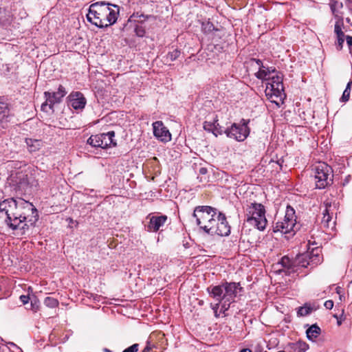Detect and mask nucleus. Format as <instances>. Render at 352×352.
<instances>
[{"mask_svg": "<svg viewBox=\"0 0 352 352\" xmlns=\"http://www.w3.org/2000/svg\"><path fill=\"white\" fill-rule=\"evenodd\" d=\"M0 217H5L8 228L24 235L35 226L38 213L32 203L20 197H12L0 201Z\"/></svg>", "mask_w": 352, "mask_h": 352, "instance_id": "1", "label": "nucleus"}, {"mask_svg": "<svg viewBox=\"0 0 352 352\" xmlns=\"http://www.w3.org/2000/svg\"><path fill=\"white\" fill-rule=\"evenodd\" d=\"M119 12L118 6L105 1H98L90 5L87 19L100 28H107L116 22Z\"/></svg>", "mask_w": 352, "mask_h": 352, "instance_id": "2", "label": "nucleus"}, {"mask_svg": "<svg viewBox=\"0 0 352 352\" xmlns=\"http://www.w3.org/2000/svg\"><path fill=\"white\" fill-rule=\"evenodd\" d=\"M321 261L319 256V250L317 248L313 250L311 252H305L296 255L294 258H290L288 256H284L276 264V266H280L276 270L277 272H285L287 275L297 273L300 267H307L309 265L314 267Z\"/></svg>", "mask_w": 352, "mask_h": 352, "instance_id": "3", "label": "nucleus"}, {"mask_svg": "<svg viewBox=\"0 0 352 352\" xmlns=\"http://www.w3.org/2000/svg\"><path fill=\"white\" fill-rule=\"evenodd\" d=\"M271 72H274L275 69L265 68V97L270 102L279 107L285 97L282 78L277 74L270 76Z\"/></svg>", "mask_w": 352, "mask_h": 352, "instance_id": "4", "label": "nucleus"}, {"mask_svg": "<svg viewBox=\"0 0 352 352\" xmlns=\"http://www.w3.org/2000/svg\"><path fill=\"white\" fill-rule=\"evenodd\" d=\"M243 287L239 283L226 282L219 285L210 286L207 288L210 296L221 303L223 300L234 301L238 292H241Z\"/></svg>", "mask_w": 352, "mask_h": 352, "instance_id": "5", "label": "nucleus"}, {"mask_svg": "<svg viewBox=\"0 0 352 352\" xmlns=\"http://www.w3.org/2000/svg\"><path fill=\"white\" fill-rule=\"evenodd\" d=\"M217 210L208 206H197L193 212V217L196 218L197 224L200 229L206 233H210L214 224V217L217 215Z\"/></svg>", "mask_w": 352, "mask_h": 352, "instance_id": "6", "label": "nucleus"}, {"mask_svg": "<svg viewBox=\"0 0 352 352\" xmlns=\"http://www.w3.org/2000/svg\"><path fill=\"white\" fill-rule=\"evenodd\" d=\"M299 229L296 224L295 211L291 206H287L285 215L283 221H278L273 228V232H280L285 234V238L289 239L294 235Z\"/></svg>", "mask_w": 352, "mask_h": 352, "instance_id": "7", "label": "nucleus"}, {"mask_svg": "<svg viewBox=\"0 0 352 352\" xmlns=\"http://www.w3.org/2000/svg\"><path fill=\"white\" fill-rule=\"evenodd\" d=\"M316 188L324 189L333 182L332 168L324 162H319L314 167Z\"/></svg>", "mask_w": 352, "mask_h": 352, "instance_id": "8", "label": "nucleus"}, {"mask_svg": "<svg viewBox=\"0 0 352 352\" xmlns=\"http://www.w3.org/2000/svg\"><path fill=\"white\" fill-rule=\"evenodd\" d=\"M246 221L258 230H264V206L261 204L252 203L246 210Z\"/></svg>", "mask_w": 352, "mask_h": 352, "instance_id": "9", "label": "nucleus"}, {"mask_svg": "<svg viewBox=\"0 0 352 352\" xmlns=\"http://www.w3.org/2000/svg\"><path fill=\"white\" fill-rule=\"evenodd\" d=\"M228 138H233L239 142L243 141L249 135V129L245 124L242 125L234 123L230 128L225 131Z\"/></svg>", "mask_w": 352, "mask_h": 352, "instance_id": "10", "label": "nucleus"}, {"mask_svg": "<svg viewBox=\"0 0 352 352\" xmlns=\"http://www.w3.org/2000/svg\"><path fill=\"white\" fill-rule=\"evenodd\" d=\"M219 221L217 227H212L209 234H217L221 236H228L230 234V226L226 215L221 212H219Z\"/></svg>", "mask_w": 352, "mask_h": 352, "instance_id": "11", "label": "nucleus"}, {"mask_svg": "<svg viewBox=\"0 0 352 352\" xmlns=\"http://www.w3.org/2000/svg\"><path fill=\"white\" fill-rule=\"evenodd\" d=\"M153 135L158 140L164 142H168L170 140V133L162 121H156L153 122Z\"/></svg>", "mask_w": 352, "mask_h": 352, "instance_id": "12", "label": "nucleus"}, {"mask_svg": "<svg viewBox=\"0 0 352 352\" xmlns=\"http://www.w3.org/2000/svg\"><path fill=\"white\" fill-rule=\"evenodd\" d=\"M67 92L65 89V87L60 85L58 88V91L50 93L49 91H45L44 93L45 98H47V101H49L50 106L49 109L53 111V106L56 103H59L61 101V99L66 95Z\"/></svg>", "mask_w": 352, "mask_h": 352, "instance_id": "13", "label": "nucleus"}, {"mask_svg": "<svg viewBox=\"0 0 352 352\" xmlns=\"http://www.w3.org/2000/svg\"><path fill=\"white\" fill-rule=\"evenodd\" d=\"M69 104L76 110H82L85 108L87 100L80 91H73L69 96Z\"/></svg>", "mask_w": 352, "mask_h": 352, "instance_id": "14", "label": "nucleus"}, {"mask_svg": "<svg viewBox=\"0 0 352 352\" xmlns=\"http://www.w3.org/2000/svg\"><path fill=\"white\" fill-rule=\"evenodd\" d=\"M217 116L212 115L211 119L208 118V120L204 122V130L212 132L216 137L219 135H221L223 130L221 129V126H219Z\"/></svg>", "mask_w": 352, "mask_h": 352, "instance_id": "15", "label": "nucleus"}, {"mask_svg": "<svg viewBox=\"0 0 352 352\" xmlns=\"http://www.w3.org/2000/svg\"><path fill=\"white\" fill-rule=\"evenodd\" d=\"M147 218H149V223L147 226V230L148 231L154 232H157L167 220L166 215L152 216L151 217L148 216Z\"/></svg>", "mask_w": 352, "mask_h": 352, "instance_id": "16", "label": "nucleus"}, {"mask_svg": "<svg viewBox=\"0 0 352 352\" xmlns=\"http://www.w3.org/2000/svg\"><path fill=\"white\" fill-rule=\"evenodd\" d=\"M15 183L19 190H25L28 186H36L30 181L28 175L23 172L16 173Z\"/></svg>", "mask_w": 352, "mask_h": 352, "instance_id": "17", "label": "nucleus"}, {"mask_svg": "<svg viewBox=\"0 0 352 352\" xmlns=\"http://www.w3.org/2000/svg\"><path fill=\"white\" fill-rule=\"evenodd\" d=\"M331 204L327 203L325 205V210L323 212V217L321 221L322 226L325 228H331L333 229L335 227V221H332V215L330 214V208Z\"/></svg>", "mask_w": 352, "mask_h": 352, "instance_id": "18", "label": "nucleus"}, {"mask_svg": "<svg viewBox=\"0 0 352 352\" xmlns=\"http://www.w3.org/2000/svg\"><path fill=\"white\" fill-rule=\"evenodd\" d=\"M343 22L342 19H339L336 22L334 27V32L337 35L338 38V49L341 50L343 47V43L344 42V33L342 31Z\"/></svg>", "mask_w": 352, "mask_h": 352, "instance_id": "19", "label": "nucleus"}, {"mask_svg": "<svg viewBox=\"0 0 352 352\" xmlns=\"http://www.w3.org/2000/svg\"><path fill=\"white\" fill-rule=\"evenodd\" d=\"M102 139V148H105L107 147H110L111 146H116V142L113 139L115 136L114 131H109L106 133H101Z\"/></svg>", "mask_w": 352, "mask_h": 352, "instance_id": "20", "label": "nucleus"}, {"mask_svg": "<svg viewBox=\"0 0 352 352\" xmlns=\"http://www.w3.org/2000/svg\"><path fill=\"white\" fill-rule=\"evenodd\" d=\"M9 116V104L3 98L0 97V122L6 120Z\"/></svg>", "mask_w": 352, "mask_h": 352, "instance_id": "21", "label": "nucleus"}, {"mask_svg": "<svg viewBox=\"0 0 352 352\" xmlns=\"http://www.w3.org/2000/svg\"><path fill=\"white\" fill-rule=\"evenodd\" d=\"M25 143L30 153L38 151L43 145L41 140L32 138H25Z\"/></svg>", "mask_w": 352, "mask_h": 352, "instance_id": "22", "label": "nucleus"}, {"mask_svg": "<svg viewBox=\"0 0 352 352\" xmlns=\"http://www.w3.org/2000/svg\"><path fill=\"white\" fill-rule=\"evenodd\" d=\"M321 329L317 324H312L306 331L307 337L310 340H314L320 334Z\"/></svg>", "mask_w": 352, "mask_h": 352, "instance_id": "23", "label": "nucleus"}, {"mask_svg": "<svg viewBox=\"0 0 352 352\" xmlns=\"http://www.w3.org/2000/svg\"><path fill=\"white\" fill-rule=\"evenodd\" d=\"M308 345L304 342H297L289 345V352H305Z\"/></svg>", "mask_w": 352, "mask_h": 352, "instance_id": "24", "label": "nucleus"}, {"mask_svg": "<svg viewBox=\"0 0 352 352\" xmlns=\"http://www.w3.org/2000/svg\"><path fill=\"white\" fill-rule=\"evenodd\" d=\"M87 142L93 147L102 148V139L101 134L91 135Z\"/></svg>", "mask_w": 352, "mask_h": 352, "instance_id": "25", "label": "nucleus"}, {"mask_svg": "<svg viewBox=\"0 0 352 352\" xmlns=\"http://www.w3.org/2000/svg\"><path fill=\"white\" fill-rule=\"evenodd\" d=\"M342 7V2L338 0H332L330 3L331 12L336 17L338 16L339 11Z\"/></svg>", "mask_w": 352, "mask_h": 352, "instance_id": "26", "label": "nucleus"}, {"mask_svg": "<svg viewBox=\"0 0 352 352\" xmlns=\"http://www.w3.org/2000/svg\"><path fill=\"white\" fill-rule=\"evenodd\" d=\"M181 54V52L177 49L174 50L173 52H170L167 54L165 57L164 61L166 63L175 60Z\"/></svg>", "mask_w": 352, "mask_h": 352, "instance_id": "27", "label": "nucleus"}, {"mask_svg": "<svg viewBox=\"0 0 352 352\" xmlns=\"http://www.w3.org/2000/svg\"><path fill=\"white\" fill-rule=\"evenodd\" d=\"M312 311V308L307 304H305L304 306L300 307L298 309L297 314L299 316H306L310 314Z\"/></svg>", "mask_w": 352, "mask_h": 352, "instance_id": "28", "label": "nucleus"}, {"mask_svg": "<svg viewBox=\"0 0 352 352\" xmlns=\"http://www.w3.org/2000/svg\"><path fill=\"white\" fill-rule=\"evenodd\" d=\"M201 28L205 34H209L215 30L214 25L210 21L202 23Z\"/></svg>", "mask_w": 352, "mask_h": 352, "instance_id": "29", "label": "nucleus"}, {"mask_svg": "<svg viewBox=\"0 0 352 352\" xmlns=\"http://www.w3.org/2000/svg\"><path fill=\"white\" fill-rule=\"evenodd\" d=\"M44 304L48 307L54 308L58 305V301L54 298L46 297L44 300Z\"/></svg>", "mask_w": 352, "mask_h": 352, "instance_id": "30", "label": "nucleus"}, {"mask_svg": "<svg viewBox=\"0 0 352 352\" xmlns=\"http://www.w3.org/2000/svg\"><path fill=\"white\" fill-rule=\"evenodd\" d=\"M30 300L31 301L30 309H32L33 311L36 312L39 308V300L36 296H34L33 298H30Z\"/></svg>", "mask_w": 352, "mask_h": 352, "instance_id": "31", "label": "nucleus"}, {"mask_svg": "<svg viewBox=\"0 0 352 352\" xmlns=\"http://www.w3.org/2000/svg\"><path fill=\"white\" fill-rule=\"evenodd\" d=\"M131 18H137L140 19L139 21L143 22L148 19V16L140 12H135L131 16Z\"/></svg>", "mask_w": 352, "mask_h": 352, "instance_id": "32", "label": "nucleus"}, {"mask_svg": "<svg viewBox=\"0 0 352 352\" xmlns=\"http://www.w3.org/2000/svg\"><path fill=\"white\" fill-rule=\"evenodd\" d=\"M135 33L139 37H143L145 34V30L142 26L137 25L135 28Z\"/></svg>", "mask_w": 352, "mask_h": 352, "instance_id": "33", "label": "nucleus"}, {"mask_svg": "<svg viewBox=\"0 0 352 352\" xmlns=\"http://www.w3.org/2000/svg\"><path fill=\"white\" fill-rule=\"evenodd\" d=\"M350 91H347V89H344L342 94V96L340 98V101L342 102H346L349 100L350 97Z\"/></svg>", "mask_w": 352, "mask_h": 352, "instance_id": "34", "label": "nucleus"}, {"mask_svg": "<svg viewBox=\"0 0 352 352\" xmlns=\"http://www.w3.org/2000/svg\"><path fill=\"white\" fill-rule=\"evenodd\" d=\"M232 301H227L226 299L223 300L221 302V310L225 312L230 308V304Z\"/></svg>", "mask_w": 352, "mask_h": 352, "instance_id": "35", "label": "nucleus"}, {"mask_svg": "<svg viewBox=\"0 0 352 352\" xmlns=\"http://www.w3.org/2000/svg\"><path fill=\"white\" fill-rule=\"evenodd\" d=\"M138 344H133L131 346L126 348L123 351V352H138Z\"/></svg>", "mask_w": 352, "mask_h": 352, "instance_id": "36", "label": "nucleus"}, {"mask_svg": "<svg viewBox=\"0 0 352 352\" xmlns=\"http://www.w3.org/2000/svg\"><path fill=\"white\" fill-rule=\"evenodd\" d=\"M256 76L258 79L261 80V81L263 82L264 80V70H263L262 68L260 67L258 72L256 73Z\"/></svg>", "mask_w": 352, "mask_h": 352, "instance_id": "37", "label": "nucleus"}, {"mask_svg": "<svg viewBox=\"0 0 352 352\" xmlns=\"http://www.w3.org/2000/svg\"><path fill=\"white\" fill-rule=\"evenodd\" d=\"M49 106H50V102H49V101L46 100L44 103L42 104L41 110L43 111H45V112H48L49 110H50L49 109Z\"/></svg>", "mask_w": 352, "mask_h": 352, "instance_id": "38", "label": "nucleus"}, {"mask_svg": "<svg viewBox=\"0 0 352 352\" xmlns=\"http://www.w3.org/2000/svg\"><path fill=\"white\" fill-rule=\"evenodd\" d=\"M324 305L327 309H331L333 307V301L331 300H328L324 302Z\"/></svg>", "mask_w": 352, "mask_h": 352, "instance_id": "39", "label": "nucleus"}, {"mask_svg": "<svg viewBox=\"0 0 352 352\" xmlns=\"http://www.w3.org/2000/svg\"><path fill=\"white\" fill-rule=\"evenodd\" d=\"M30 299V298L29 296L21 295L20 296V300L23 302V305L27 304L29 302Z\"/></svg>", "mask_w": 352, "mask_h": 352, "instance_id": "40", "label": "nucleus"}, {"mask_svg": "<svg viewBox=\"0 0 352 352\" xmlns=\"http://www.w3.org/2000/svg\"><path fill=\"white\" fill-rule=\"evenodd\" d=\"M346 43L349 45V50H351V47H352V36H346Z\"/></svg>", "mask_w": 352, "mask_h": 352, "instance_id": "41", "label": "nucleus"}, {"mask_svg": "<svg viewBox=\"0 0 352 352\" xmlns=\"http://www.w3.org/2000/svg\"><path fill=\"white\" fill-rule=\"evenodd\" d=\"M214 224H211L213 227H217V223L219 222V212H217V215L216 217H214Z\"/></svg>", "mask_w": 352, "mask_h": 352, "instance_id": "42", "label": "nucleus"}, {"mask_svg": "<svg viewBox=\"0 0 352 352\" xmlns=\"http://www.w3.org/2000/svg\"><path fill=\"white\" fill-rule=\"evenodd\" d=\"M219 305L220 303H219V302L217 303H216L214 305L212 306V309L214 311V313H215V316H217V309H219Z\"/></svg>", "mask_w": 352, "mask_h": 352, "instance_id": "43", "label": "nucleus"}, {"mask_svg": "<svg viewBox=\"0 0 352 352\" xmlns=\"http://www.w3.org/2000/svg\"><path fill=\"white\" fill-rule=\"evenodd\" d=\"M199 173L201 174V175H206L208 172V170L206 168H199Z\"/></svg>", "mask_w": 352, "mask_h": 352, "instance_id": "44", "label": "nucleus"}, {"mask_svg": "<svg viewBox=\"0 0 352 352\" xmlns=\"http://www.w3.org/2000/svg\"><path fill=\"white\" fill-rule=\"evenodd\" d=\"M151 347L148 344H147V345L144 347V350L142 351V352H149V351H151Z\"/></svg>", "mask_w": 352, "mask_h": 352, "instance_id": "45", "label": "nucleus"}, {"mask_svg": "<svg viewBox=\"0 0 352 352\" xmlns=\"http://www.w3.org/2000/svg\"><path fill=\"white\" fill-rule=\"evenodd\" d=\"M351 85H352V81H349V82L347 83V85H346V87L345 89H347V91H351Z\"/></svg>", "mask_w": 352, "mask_h": 352, "instance_id": "46", "label": "nucleus"}, {"mask_svg": "<svg viewBox=\"0 0 352 352\" xmlns=\"http://www.w3.org/2000/svg\"><path fill=\"white\" fill-rule=\"evenodd\" d=\"M256 63L259 66V68L261 67H261H263V65H262V61L261 60H257Z\"/></svg>", "mask_w": 352, "mask_h": 352, "instance_id": "47", "label": "nucleus"}, {"mask_svg": "<svg viewBox=\"0 0 352 352\" xmlns=\"http://www.w3.org/2000/svg\"><path fill=\"white\" fill-rule=\"evenodd\" d=\"M239 352H252V351L249 349H243L241 350Z\"/></svg>", "mask_w": 352, "mask_h": 352, "instance_id": "48", "label": "nucleus"}, {"mask_svg": "<svg viewBox=\"0 0 352 352\" xmlns=\"http://www.w3.org/2000/svg\"><path fill=\"white\" fill-rule=\"evenodd\" d=\"M8 344L10 345H11V346H15V347L18 348L17 346L14 343H13V342H9Z\"/></svg>", "mask_w": 352, "mask_h": 352, "instance_id": "49", "label": "nucleus"}, {"mask_svg": "<svg viewBox=\"0 0 352 352\" xmlns=\"http://www.w3.org/2000/svg\"><path fill=\"white\" fill-rule=\"evenodd\" d=\"M258 352H261V349H260V348H259V349H258Z\"/></svg>", "mask_w": 352, "mask_h": 352, "instance_id": "50", "label": "nucleus"}, {"mask_svg": "<svg viewBox=\"0 0 352 352\" xmlns=\"http://www.w3.org/2000/svg\"><path fill=\"white\" fill-rule=\"evenodd\" d=\"M351 283H352V280H351Z\"/></svg>", "mask_w": 352, "mask_h": 352, "instance_id": "51", "label": "nucleus"}]
</instances>
